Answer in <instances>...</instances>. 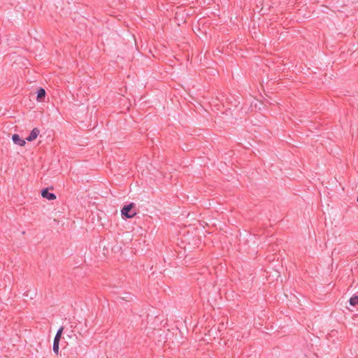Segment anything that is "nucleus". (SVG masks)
<instances>
[{"mask_svg": "<svg viewBox=\"0 0 358 358\" xmlns=\"http://www.w3.org/2000/svg\"><path fill=\"white\" fill-rule=\"evenodd\" d=\"M134 208V203H131L129 205L124 206L121 210V213L123 217L127 218H132L136 215V213L133 208Z\"/></svg>", "mask_w": 358, "mask_h": 358, "instance_id": "1", "label": "nucleus"}, {"mask_svg": "<svg viewBox=\"0 0 358 358\" xmlns=\"http://www.w3.org/2000/svg\"><path fill=\"white\" fill-rule=\"evenodd\" d=\"M12 140L15 144L20 146H24L26 143L25 141L20 138V136L16 134L13 135Z\"/></svg>", "mask_w": 358, "mask_h": 358, "instance_id": "2", "label": "nucleus"}, {"mask_svg": "<svg viewBox=\"0 0 358 358\" xmlns=\"http://www.w3.org/2000/svg\"><path fill=\"white\" fill-rule=\"evenodd\" d=\"M39 133H40V131L38 128H34L31 130L29 135L28 136V137L26 138V140L28 141H33L34 140H35L37 138Z\"/></svg>", "mask_w": 358, "mask_h": 358, "instance_id": "3", "label": "nucleus"}, {"mask_svg": "<svg viewBox=\"0 0 358 358\" xmlns=\"http://www.w3.org/2000/svg\"><path fill=\"white\" fill-rule=\"evenodd\" d=\"M41 195L43 198H45L48 200H54L56 199L55 194L53 193L49 192L47 189L42 190Z\"/></svg>", "mask_w": 358, "mask_h": 358, "instance_id": "4", "label": "nucleus"}, {"mask_svg": "<svg viewBox=\"0 0 358 358\" xmlns=\"http://www.w3.org/2000/svg\"><path fill=\"white\" fill-rule=\"evenodd\" d=\"M45 96V91L43 88H40L37 92V100L41 101Z\"/></svg>", "mask_w": 358, "mask_h": 358, "instance_id": "5", "label": "nucleus"}, {"mask_svg": "<svg viewBox=\"0 0 358 358\" xmlns=\"http://www.w3.org/2000/svg\"><path fill=\"white\" fill-rule=\"evenodd\" d=\"M350 304L351 306H356L358 305V296H353L350 299Z\"/></svg>", "mask_w": 358, "mask_h": 358, "instance_id": "6", "label": "nucleus"}, {"mask_svg": "<svg viewBox=\"0 0 358 358\" xmlns=\"http://www.w3.org/2000/svg\"><path fill=\"white\" fill-rule=\"evenodd\" d=\"M59 343H53V351L56 355L59 353Z\"/></svg>", "mask_w": 358, "mask_h": 358, "instance_id": "7", "label": "nucleus"}, {"mask_svg": "<svg viewBox=\"0 0 358 358\" xmlns=\"http://www.w3.org/2000/svg\"><path fill=\"white\" fill-rule=\"evenodd\" d=\"M64 327H61L58 330H57V332L55 335V336H57L59 338H61V336H62V334L63 333V331H64Z\"/></svg>", "mask_w": 358, "mask_h": 358, "instance_id": "8", "label": "nucleus"}, {"mask_svg": "<svg viewBox=\"0 0 358 358\" xmlns=\"http://www.w3.org/2000/svg\"><path fill=\"white\" fill-rule=\"evenodd\" d=\"M59 341H60V338H59L57 336H55L53 343H59Z\"/></svg>", "mask_w": 358, "mask_h": 358, "instance_id": "9", "label": "nucleus"}, {"mask_svg": "<svg viewBox=\"0 0 358 358\" xmlns=\"http://www.w3.org/2000/svg\"><path fill=\"white\" fill-rule=\"evenodd\" d=\"M357 201H358V196H357Z\"/></svg>", "mask_w": 358, "mask_h": 358, "instance_id": "10", "label": "nucleus"}]
</instances>
